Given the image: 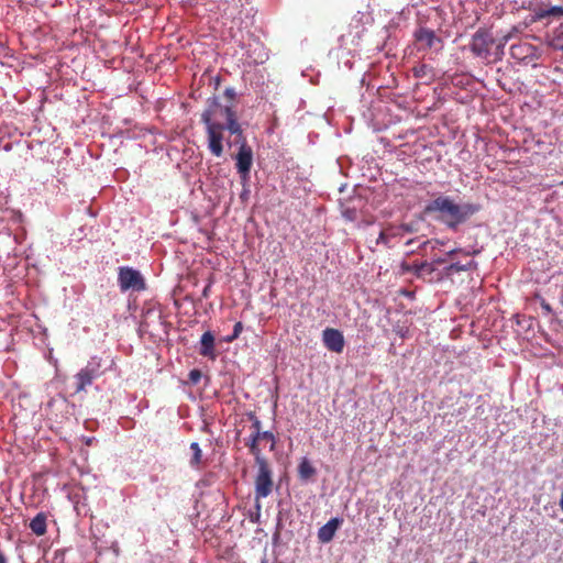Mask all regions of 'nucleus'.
I'll use <instances>...</instances> for the list:
<instances>
[{
    "mask_svg": "<svg viewBox=\"0 0 563 563\" xmlns=\"http://www.w3.org/2000/svg\"><path fill=\"white\" fill-rule=\"evenodd\" d=\"M47 516L45 512H38L30 522L29 527L34 534L42 537L47 530Z\"/></svg>",
    "mask_w": 563,
    "mask_h": 563,
    "instance_id": "obj_15",
    "label": "nucleus"
},
{
    "mask_svg": "<svg viewBox=\"0 0 563 563\" xmlns=\"http://www.w3.org/2000/svg\"><path fill=\"white\" fill-rule=\"evenodd\" d=\"M541 307H542L544 310H547L548 312H551V311H552L551 306H550L549 303H547V302H542Z\"/></svg>",
    "mask_w": 563,
    "mask_h": 563,
    "instance_id": "obj_31",
    "label": "nucleus"
},
{
    "mask_svg": "<svg viewBox=\"0 0 563 563\" xmlns=\"http://www.w3.org/2000/svg\"><path fill=\"white\" fill-rule=\"evenodd\" d=\"M256 464L258 466L257 474L255 476V498L267 497L273 490V472L267 461L261 456H257Z\"/></svg>",
    "mask_w": 563,
    "mask_h": 563,
    "instance_id": "obj_3",
    "label": "nucleus"
},
{
    "mask_svg": "<svg viewBox=\"0 0 563 563\" xmlns=\"http://www.w3.org/2000/svg\"><path fill=\"white\" fill-rule=\"evenodd\" d=\"M493 44L492 33L485 29H478L472 36L471 51L478 57H486Z\"/></svg>",
    "mask_w": 563,
    "mask_h": 563,
    "instance_id": "obj_6",
    "label": "nucleus"
},
{
    "mask_svg": "<svg viewBox=\"0 0 563 563\" xmlns=\"http://www.w3.org/2000/svg\"><path fill=\"white\" fill-rule=\"evenodd\" d=\"M470 563H477V562L474 560V561H471Z\"/></svg>",
    "mask_w": 563,
    "mask_h": 563,
    "instance_id": "obj_38",
    "label": "nucleus"
},
{
    "mask_svg": "<svg viewBox=\"0 0 563 563\" xmlns=\"http://www.w3.org/2000/svg\"><path fill=\"white\" fill-rule=\"evenodd\" d=\"M201 372L199 369H191L189 372V380L192 383V384H197L199 383L200 378H201Z\"/></svg>",
    "mask_w": 563,
    "mask_h": 563,
    "instance_id": "obj_26",
    "label": "nucleus"
},
{
    "mask_svg": "<svg viewBox=\"0 0 563 563\" xmlns=\"http://www.w3.org/2000/svg\"><path fill=\"white\" fill-rule=\"evenodd\" d=\"M243 329H244V325L241 321L235 322V324L233 327V332L230 335L225 336L224 341L232 342L234 339H236L242 333Z\"/></svg>",
    "mask_w": 563,
    "mask_h": 563,
    "instance_id": "obj_24",
    "label": "nucleus"
},
{
    "mask_svg": "<svg viewBox=\"0 0 563 563\" xmlns=\"http://www.w3.org/2000/svg\"><path fill=\"white\" fill-rule=\"evenodd\" d=\"M236 159L238 172L240 174L241 184L243 187L240 192V198L244 200L246 197V144L244 142H242L240 145Z\"/></svg>",
    "mask_w": 563,
    "mask_h": 563,
    "instance_id": "obj_10",
    "label": "nucleus"
},
{
    "mask_svg": "<svg viewBox=\"0 0 563 563\" xmlns=\"http://www.w3.org/2000/svg\"><path fill=\"white\" fill-rule=\"evenodd\" d=\"M298 474L301 479L308 481L316 474V468L303 457L298 466Z\"/></svg>",
    "mask_w": 563,
    "mask_h": 563,
    "instance_id": "obj_16",
    "label": "nucleus"
},
{
    "mask_svg": "<svg viewBox=\"0 0 563 563\" xmlns=\"http://www.w3.org/2000/svg\"><path fill=\"white\" fill-rule=\"evenodd\" d=\"M553 41L556 43L555 46L563 51V23L554 31Z\"/></svg>",
    "mask_w": 563,
    "mask_h": 563,
    "instance_id": "obj_23",
    "label": "nucleus"
},
{
    "mask_svg": "<svg viewBox=\"0 0 563 563\" xmlns=\"http://www.w3.org/2000/svg\"><path fill=\"white\" fill-rule=\"evenodd\" d=\"M434 263L443 264V263H445V260L444 258H438V260L434 261Z\"/></svg>",
    "mask_w": 563,
    "mask_h": 563,
    "instance_id": "obj_33",
    "label": "nucleus"
},
{
    "mask_svg": "<svg viewBox=\"0 0 563 563\" xmlns=\"http://www.w3.org/2000/svg\"><path fill=\"white\" fill-rule=\"evenodd\" d=\"M322 341L324 346L334 353H342L344 349V336L341 331L333 328H327L322 331Z\"/></svg>",
    "mask_w": 563,
    "mask_h": 563,
    "instance_id": "obj_7",
    "label": "nucleus"
},
{
    "mask_svg": "<svg viewBox=\"0 0 563 563\" xmlns=\"http://www.w3.org/2000/svg\"><path fill=\"white\" fill-rule=\"evenodd\" d=\"M343 520L341 518H332L330 519L325 525H323L319 530H318V539L320 542L322 543H328L330 542L336 530L340 528V526L342 525Z\"/></svg>",
    "mask_w": 563,
    "mask_h": 563,
    "instance_id": "obj_11",
    "label": "nucleus"
},
{
    "mask_svg": "<svg viewBox=\"0 0 563 563\" xmlns=\"http://www.w3.org/2000/svg\"><path fill=\"white\" fill-rule=\"evenodd\" d=\"M241 435H242V429H236V438H238V442L241 443L243 442L245 439H241Z\"/></svg>",
    "mask_w": 563,
    "mask_h": 563,
    "instance_id": "obj_29",
    "label": "nucleus"
},
{
    "mask_svg": "<svg viewBox=\"0 0 563 563\" xmlns=\"http://www.w3.org/2000/svg\"><path fill=\"white\" fill-rule=\"evenodd\" d=\"M0 563H8L7 556L4 555L2 549L0 550Z\"/></svg>",
    "mask_w": 563,
    "mask_h": 563,
    "instance_id": "obj_30",
    "label": "nucleus"
},
{
    "mask_svg": "<svg viewBox=\"0 0 563 563\" xmlns=\"http://www.w3.org/2000/svg\"><path fill=\"white\" fill-rule=\"evenodd\" d=\"M550 15H563V7L554 5V7H551L550 9H548V10H542L539 13V18L540 19L547 18V16H550Z\"/></svg>",
    "mask_w": 563,
    "mask_h": 563,
    "instance_id": "obj_22",
    "label": "nucleus"
},
{
    "mask_svg": "<svg viewBox=\"0 0 563 563\" xmlns=\"http://www.w3.org/2000/svg\"><path fill=\"white\" fill-rule=\"evenodd\" d=\"M476 266V263L473 262V261H470L467 264L463 265L461 263H452L451 265H449L446 267V274H452V273H459V272H463V271H468V269H472L473 267Z\"/></svg>",
    "mask_w": 563,
    "mask_h": 563,
    "instance_id": "obj_18",
    "label": "nucleus"
},
{
    "mask_svg": "<svg viewBox=\"0 0 563 563\" xmlns=\"http://www.w3.org/2000/svg\"><path fill=\"white\" fill-rule=\"evenodd\" d=\"M534 55V47L529 43H518L510 46V56L523 62Z\"/></svg>",
    "mask_w": 563,
    "mask_h": 563,
    "instance_id": "obj_12",
    "label": "nucleus"
},
{
    "mask_svg": "<svg viewBox=\"0 0 563 563\" xmlns=\"http://www.w3.org/2000/svg\"><path fill=\"white\" fill-rule=\"evenodd\" d=\"M224 96L228 98V102H232L235 97V91L233 88H227L224 90Z\"/></svg>",
    "mask_w": 563,
    "mask_h": 563,
    "instance_id": "obj_28",
    "label": "nucleus"
},
{
    "mask_svg": "<svg viewBox=\"0 0 563 563\" xmlns=\"http://www.w3.org/2000/svg\"><path fill=\"white\" fill-rule=\"evenodd\" d=\"M413 268H415V274L418 277L431 275L434 271L433 264L428 263V262H423L419 265H415Z\"/></svg>",
    "mask_w": 563,
    "mask_h": 563,
    "instance_id": "obj_19",
    "label": "nucleus"
},
{
    "mask_svg": "<svg viewBox=\"0 0 563 563\" xmlns=\"http://www.w3.org/2000/svg\"><path fill=\"white\" fill-rule=\"evenodd\" d=\"M247 162H249V168L251 167L252 165V152L251 150L249 148V158H247Z\"/></svg>",
    "mask_w": 563,
    "mask_h": 563,
    "instance_id": "obj_32",
    "label": "nucleus"
},
{
    "mask_svg": "<svg viewBox=\"0 0 563 563\" xmlns=\"http://www.w3.org/2000/svg\"><path fill=\"white\" fill-rule=\"evenodd\" d=\"M561 185L563 186V181L561 183Z\"/></svg>",
    "mask_w": 563,
    "mask_h": 563,
    "instance_id": "obj_39",
    "label": "nucleus"
},
{
    "mask_svg": "<svg viewBox=\"0 0 563 563\" xmlns=\"http://www.w3.org/2000/svg\"><path fill=\"white\" fill-rule=\"evenodd\" d=\"M207 294H208V287L205 288L203 296L207 297Z\"/></svg>",
    "mask_w": 563,
    "mask_h": 563,
    "instance_id": "obj_35",
    "label": "nucleus"
},
{
    "mask_svg": "<svg viewBox=\"0 0 563 563\" xmlns=\"http://www.w3.org/2000/svg\"><path fill=\"white\" fill-rule=\"evenodd\" d=\"M84 368H86L97 378L103 375L104 373V369H102L101 358L97 356H92Z\"/></svg>",
    "mask_w": 563,
    "mask_h": 563,
    "instance_id": "obj_17",
    "label": "nucleus"
},
{
    "mask_svg": "<svg viewBox=\"0 0 563 563\" xmlns=\"http://www.w3.org/2000/svg\"><path fill=\"white\" fill-rule=\"evenodd\" d=\"M249 57L256 65L264 64L268 59V51L258 37L249 38Z\"/></svg>",
    "mask_w": 563,
    "mask_h": 563,
    "instance_id": "obj_9",
    "label": "nucleus"
},
{
    "mask_svg": "<svg viewBox=\"0 0 563 563\" xmlns=\"http://www.w3.org/2000/svg\"><path fill=\"white\" fill-rule=\"evenodd\" d=\"M249 420L253 421L252 427L255 429V433L261 432V422L254 417L252 412H249Z\"/></svg>",
    "mask_w": 563,
    "mask_h": 563,
    "instance_id": "obj_27",
    "label": "nucleus"
},
{
    "mask_svg": "<svg viewBox=\"0 0 563 563\" xmlns=\"http://www.w3.org/2000/svg\"><path fill=\"white\" fill-rule=\"evenodd\" d=\"M75 394H79L86 389L87 386H90L92 382L97 378L91 373H89L86 368H81L75 375Z\"/></svg>",
    "mask_w": 563,
    "mask_h": 563,
    "instance_id": "obj_13",
    "label": "nucleus"
},
{
    "mask_svg": "<svg viewBox=\"0 0 563 563\" xmlns=\"http://www.w3.org/2000/svg\"><path fill=\"white\" fill-rule=\"evenodd\" d=\"M478 208L472 203L459 205L448 196H439L431 200L423 209L424 214L432 216L451 230L466 222Z\"/></svg>",
    "mask_w": 563,
    "mask_h": 563,
    "instance_id": "obj_2",
    "label": "nucleus"
},
{
    "mask_svg": "<svg viewBox=\"0 0 563 563\" xmlns=\"http://www.w3.org/2000/svg\"><path fill=\"white\" fill-rule=\"evenodd\" d=\"M190 450L192 451V457L190 460V464L192 466H198L201 463V456H202L199 444L197 442H192L190 444Z\"/></svg>",
    "mask_w": 563,
    "mask_h": 563,
    "instance_id": "obj_20",
    "label": "nucleus"
},
{
    "mask_svg": "<svg viewBox=\"0 0 563 563\" xmlns=\"http://www.w3.org/2000/svg\"><path fill=\"white\" fill-rule=\"evenodd\" d=\"M411 243H413V240H409V241L407 242V245H410Z\"/></svg>",
    "mask_w": 563,
    "mask_h": 563,
    "instance_id": "obj_36",
    "label": "nucleus"
},
{
    "mask_svg": "<svg viewBox=\"0 0 563 563\" xmlns=\"http://www.w3.org/2000/svg\"><path fill=\"white\" fill-rule=\"evenodd\" d=\"M252 454L260 456V452L262 449L268 448L269 451H273L275 448V437L269 431L257 432L253 435L252 443L249 445Z\"/></svg>",
    "mask_w": 563,
    "mask_h": 563,
    "instance_id": "obj_8",
    "label": "nucleus"
},
{
    "mask_svg": "<svg viewBox=\"0 0 563 563\" xmlns=\"http://www.w3.org/2000/svg\"><path fill=\"white\" fill-rule=\"evenodd\" d=\"M118 282L122 291H126L129 289L141 291L146 287L145 280L141 273L128 266L119 268Z\"/></svg>",
    "mask_w": 563,
    "mask_h": 563,
    "instance_id": "obj_4",
    "label": "nucleus"
},
{
    "mask_svg": "<svg viewBox=\"0 0 563 563\" xmlns=\"http://www.w3.org/2000/svg\"><path fill=\"white\" fill-rule=\"evenodd\" d=\"M413 38L418 43L419 51L434 49L435 52H440L443 48L442 38L429 27L419 26L413 33Z\"/></svg>",
    "mask_w": 563,
    "mask_h": 563,
    "instance_id": "obj_5",
    "label": "nucleus"
},
{
    "mask_svg": "<svg viewBox=\"0 0 563 563\" xmlns=\"http://www.w3.org/2000/svg\"><path fill=\"white\" fill-rule=\"evenodd\" d=\"M400 235V232L398 231H382L376 240V244H385L388 245L389 240L391 236Z\"/></svg>",
    "mask_w": 563,
    "mask_h": 563,
    "instance_id": "obj_21",
    "label": "nucleus"
},
{
    "mask_svg": "<svg viewBox=\"0 0 563 563\" xmlns=\"http://www.w3.org/2000/svg\"><path fill=\"white\" fill-rule=\"evenodd\" d=\"M201 121L206 125L208 147L217 157L223 153L224 129L229 130L231 134H235L238 139L243 136L242 126L236 121L232 104H221L217 98L209 99L207 109L201 113Z\"/></svg>",
    "mask_w": 563,
    "mask_h": 563,
    "instance_id": "obj_1",
    "label": "nucleus"
},
{
    "mask_svg": "<svg viewBox=\"0 0 563 563\" xmlns=\"http://www.w3.org/2000/svg\"><path fill=\"white\" fill-rule=\"evenodd\" d=\"M199 353L202 356H214V336L210 331H206L201 335Z\"/></svg>",
    "mask_w": 563,
    "mask_h": 563,
    "instance_id": "obj_14",
    "label": "nucleus"
},
{
    "mask_svg": "<svg viewBox=\"0 0 563 563\" xmlns=\"http://www.w3.org/2000/svg\"><path fill=\"white\" fill-rule=\"evenodd\" d=\"M417 222L402 223L397 231H404L406 233H413L417 231Z\"/></svg>",
    "mask_w": 563,
    "mask_h": 563,
    "instance_id": "obj_25",
    "label": "nucleus"
},
{
    "mask_svg": "<svg viewBox=\"0 0 563 563\" xmlns=\"http://www.w3.org/2000/svg\"><path fill=\"white\" fill-rule=\"evenodd\" d=\"M246 473V470L243 467L242 468V474L244 475Z\"/></svg>",
    "mask_w": 563,
    "mask_h": 563,
    "instance_id": "obj_37",
    "label": "nucleus"
},
{
    "mask_svg": "<svg viewBox=\"0 0 563 563\" xmlns=\"http://www.w3.org/2000/svg\"><path fill=\"white\" fill-rule=\"evenodd\" d=\"M455 253H457V250H452V251L449 252V255L451 256V255H453Z\"/></svg>",
    "mask_w": 563,
    "mask_h": 563,
    "instance_id": "obj_34",
    "label": "nucleus"
}]
</instances>
